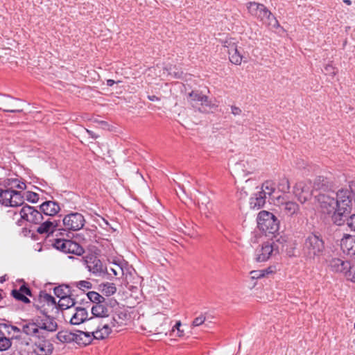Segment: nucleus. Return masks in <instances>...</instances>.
<instances>
[{
  "mask_svg": "<svg viewBox=\"0 0 355 355\" xmlns=\"http://www.w3.org/2000/svg\"><path fill=\"white\" fill-rule=\"evenodd\" d=\"M88 316V313L86 309L82 307H76V312L73 314L70 319L71 324L78 325L84 322Z\"/></svg>",
  "mask_w": 355,
  "mask_h": 355,
  "instance_id": "a878e982",
  "label": "nucleus"
},
{
  "mask_svg": "<svg viewBox=\"0 0 355 355\" xmlns=\"http://www.w3.org/2000/svg\"><path fill=\"white\" fill-rule=\"evenodd\" d=\"M75 342L79 345H87L91 343L94 338V335L92 331L89 330L87 331H77L75 332Z\"/></svg>",
  "mask_w": 355,
  "mask_h": 355,
  "instance_id": "b1692460",
  "label": "nucleus"
},
{
  "mask_svg": "<svg viewBox=\"0 0 355 355\" xmlns=\"http://www.w3.org/2000/svg\"><path fill=\"white\" fill-rule=\"evenodd\" d=\"M40 298L42 301L46 302L48 306H51L53 309H55L56 311H58L57 303L53 296L49 294L44 293V295H40Z\"/></svg>",
  "mask_w": 355,
  "mask_h": 355,
  "instance_id": "e433bc0d",
  "label": "nucleus"
},
{
  "mask_svg": "<svg viewBox=\"0 0 355 355\" xmlns=\"http://www.w3.org/2000/svg\"><path fill=\"white\" fill-rule=\"evenodd\" d=\"M148 98L150 101H159V98L155 96V95H152V96H148Z\"/></svg>",
  "mask_w": 355,
  "mask_h": 355,
  "instance_id": "6e6d98bb",
  "label": "nucleus"
},
{
  "mask_svg": "<svg viewBox=\"0 0 355 355\" xmlns=\"http://www.w3.org/2000/svg\"><path fill=\"white\" fill-rule=\"evenodd\" d=\"M347 224L352 230L355 231V214L352 215L348 219Z\"/></svg>",
  "mask_w": 355,
  "mask_h": 355,
  "instance_id": "8fccbe9b",
  "label": "nucleus"
},
{
  "mask_svg": "<svg viewBox=\"0 0 355 355\" xmlns=\"http://www.w3.org/2000/svg\"><path fill=\"white\" fill-rule=\"evenodd\" d=\"M275 190V184L271 181H266L262 184L261 191H259L260 194L267 196L270 198Z\"/></svg>",
  "mask_w": 355,
  "mask_h": 355,
  "instance_id": "2f4dec72",
  "label": "nucleus"
},
{
  "mask_svg": "<svg viewBox=\"0 0 355 355\" xmlns=\"http://www.w3.org/2000/svg\"><path fill=\"white\" fill-rule=\"evenodd\" d=\"M336 193L334 191L320 193L317 196L318 202L319 203L321 211L323 213L331 214L336 211Z\"/></svg>",
  "mask_w": 355,
  "mask_h": 355,
  "instance_id": "1a4fd4ad",
  "label": "nucleus"
},
{
  "mask_svg": "<svg viewBox=\"0 0 355 355\" xmlns=\"http://www.w3.org/2000/svg\"><path fill=\"white\" fill-rule=\"evenodd\" d=\"M312 183L309 180L298 182L294 187L293 193L302 204L308 201L313 194Z\"/></svg>",
  "mask_w": 355,
  "mask_h": 355,
  "instance_id": "9d476101",
  "label": "nucleus"
},
{
  "mask_svg": "<svg viewBox=\"0 0 355 355\" xmlns=\"http://www.w3.org/2000/svg\"><path fill=\"white\" fill-rule=\"evenodd\" d=\"M115 83V81L112 79H109L107 80V85L109 87H112Z\"/></svg>",
  "mask_w": 355,
  "mask_h": 355,
  "instance_id": "4d7b16f0",
  "label": "nucleus"
},
{
  "mask_svg": "<svg viewBox=\"0 0 355 355\" xmlns=\"http://www.w3.org/2000/svg\"><path fill=\"white\" fill-rule=\"evenodd\" d=\"M330 268L332 271L343 273L347 277L351 276V263L338 258H334L330 261Z\"/></svg>",
  "mask_w": 355,
  "mask_h": 355,
  "instance_id": "4468645a",
  "label": "nucleus"
},
{
  "mask_svg": "<svg viewBox=\"0 0 355 355\" xmlns=\"http://www.w3.org/2000/svg\"><path fill=\"white\" fill-rule=\"evenodd\" d=\"M272 268V267H269L267 269H265L264 270H266V272H265V275H268V274H270V273H272L273 272Z\"/></svg>",
  "mask_w": 355,
  "mask_h": 355,
  "instance_id": "bf43d9fd",
  "label": "nucleus"
},
{
  "mask_svg": "<svg viewBox=\"0 0 355 355\" xmlns=\"http://www.w3.org/2000/svg\"><path fill=\"white\" fill-rule=\"evenodd\" d=\"M53 246L64 253L73 254L78 256L82 255L85 252L81 245L69 239H56L53 243Z\"/></svg>",
  "mask_w": 355,
  "mask_h": 355,
  "instance_id": "39448f33",
  "label": "nucleus"
},
{
  "mask_svg": "<svg viewBox=\"0 0 355 355\" xmlns=\"http://www.w3.org/2000/svg\"><path fill=\"white\" fill-rule=\"evenodd\" d=\"M0 203L6 207H18L24 204V196L13 189H0Z\"/></svg>",
  "mask_w": 355,
  "mask_h": 355,
  "instance_id": "0eeeda50",
  "label": "nucleus"
},
{
  "mask_svg": "<svg viewBox=\"0 0 355 355\" xmlns=\"http://www.w3.org/2000/svg\"><path fill=\"white\" fill-rule=\"evenodd\" d=\"M87 132L88 133V135L93 139H96L98 138V135H96V134H94V132L91 131V130H87Z\"/></svg>",
  "mask_w": 355,
  "mask_h": 355,
  "instance_id": "5fc2aeb1",
  "label": "nucleus"
},
{
  "mask_svg": "<svg viewBox=\"0 0 355 355\" xmlns=\"http://www.w3.org/2000/svg\"><path fill=\"white\" fill-rule=\"evenodd\" d=\"M120 319L121 318L119 315H117V318L116 317H113L109 319V322H107V323L110 324L111 329L113 327L118 328L123 324V322L119 321Z\"/></svg>",
  "mask_w": 355,
  "mask_h": 355,
  "instance_id": "c03bdc74",
  "label": "nucleus"
},
{
  "mask_svg": "<svg viewBox=\"0 0 355 355\" xmlns=\"http://www.w3.org/2000/svg\"><path fill=\"white\" fill-rule=\"evenodd\" d=\"M76 285L79 289L83 291L90 289L92 286V283L86 280L79 281L76 283Z\"/></svg>",
  "mask_w": 355,
  "mask_h": 355,
  "instance_id": "37998d69",
  "label": "nucleus"
},
{
  "mask_svg": "<svg viewBox=\"0 0 355 355\" xmlns=\"http://www.w3.org/2000/svg\"><path fill=\"white\" fill-rule=\"evenodd\" d=\"M21 218L29 223L40 224L44 220L42 214L33 207L28 205H24L19 211Z\"/></svg>",
  "mask_w": 355,
  "mask_h": 355,
  "instance_id": "ddd939ff",
  "label": "nucleus"
},
{
  "mask_svg": "<svg viewBox=\"0 0 355 355\" xmlns=\"http://www.w3.org/2000/svg\"><path fill=\"white\" fill-rule=\"evenodd\" d=\"M7 101V99L5 98L0 99V110L2 109V107H4L6 108L3 109V112L12 113L23 112V108L21 106L11 105Z\"/></svg>",
  "mask_w": 355,
  "mask_h": 355,
  "instance_id": "c85d7f7f",
  "label": "nucleus"
},
{
  "mask_svg": "<svg viewBox=\"0 0 355 355\" xmlns=\"http://www.w3.org/2000/svg\"><path fill=\"white\" fill-rule=\"evenodd\" d=\"M100 291L106 296H111L116 292V287L114 283L105 282L99 285Z\"/></svg>",
  "mask_w": 355,
  "mask_h": 355,
  "instance_id": "c756f323",
  "label": "nucleus"
},
{
  "mask_svg": "<svg viewBox=\"0 0 355 355\" xmlns=\"http://www.w3.org/2000/svg\"><path fill=\"white\" fill-rule=\"evenodd\" d=\"M168 321V318L165 314L162 313L155 314L152 318L153 326L155 328V331L157 334L164 333L166 334L164 331L167 329Z\"/></svg>",
  "mask_w": 355,
  "mask_h": 355,
  "instance_id": "6ab92c4d",
  "label": "nucleus"
},
{
  "mask_svg": "<svg viewBox=\"0 0 355 355\" xmlns=\"http://www.w3.org/2000/svg\"><path fill=\"white\" fill-rule=\"evenodd\" d=\"M205 316L203 315H200V316L196 318L193 322H192V325L193 327H198L200 325H201L202 324L204 323V322L205 321Z\"/></svg>",
  "mask_w": 355,
  "mask_h": 355,
  "instance_id": "49530a36",
  "label": "nucleus"
},
{
  "mask_svg": "<svg viewBox=\"0 0 355 355\" xmlns=\"http://www.w3.org/2000/svg\"><path fill=\"white\" fill-rule=\"evenodd\" d=\"M178 187H179L180 189H182V192H183V193H185L183 186H182V185H181V184H178Z\"/></svg>",
  "mask_w": 355,
  "mask_h": 355,
  "instance_id": "e2e57ef3",
  "label": "nucleus"
},
{
  "mask_svg": "<svg viewBox=\"0 0 355 355\" xmlns=\"http://www.w3.org/2000/svg\"><path fill=\"white\" fill-rule=\"evenodd\" d=\"M1 293H2V290H0V301L3 299Z\"/></svg>",
  "mask_w": 355,
  "mask_h": 355,
  "instance_id": "0e129e2a",
  "label": "nucleus"
},
{
  "mask_svg": "<svg viewBox=\"0 0 355 355\" xmlns=\"http://www.w3.org/2000/svg\"><path fill=\"white\" fill-rule=\"evenodd\" d=\"M35 321L41 335H46V332H53L57 330L58 324L53 318L46 315L44 318H37Z\"/></svg>",
  "mask_w": 355,
  "mask_h": 355,
  "instance_id": "dca6fc26",
  "label": "nucleus"
},
{
  "mask_svg": "<svg viewBox=\"0 0 355 355\" xmlns=\"http://www.w3.org/2000/svg\"><path fill=\"white\" fill-rule=\"evenodd\" d=\"M230 61L234 64H241L243 56L241 55L238 47L234 51L228 53Z\"/></svg>",
  "mask_w": 355,
  "mask_h": 355,
  "instance_id": "c9c22d12",
  "label": "nucleus"
},
{
  "mask_svg": "<svg viewBox=\"0 0 355 355\" xmlns=\"http://www.w3.org/2000/svg\"><path fill=\"white\" fill-rule=\"evenodd\" d=\"M14 187L21 190H24L26 189V184L23 182H17V183L14 185Z\"/></svg>",
  "mask_w": 355,
  "mask_h": 355,
  "instance_id": "864d4df0",
  "label": "nucleus"
},
{
  "mask_svg": "<svg viewBox=\"0 0 355 355\" xmlns=\"http://www.w3.org/2000/svg\"><path fill=\"white\" fill-rule=\"evenodd\" d=\"M110 300L106 299L103 302H100L94 304L92 308V313L94 315L93 318H108L110 308L108 307V302Z\"/></svg>",
  "mask_w": 355,
  "mask_h": 355,
  "instance_id": "4be33fe9",
  "label": "nucleus"
},
{
  "mask_svg": "<svg viewBox=\"0 0 355 355\" xmlns=\"http://www.w3.org/2000/svg\"><path fill=\"white\" fill-rule=\"evenodd\" d=\"M340 248L348 255H355V236L345 234L340 240Z\"/></svg>",
  "mask_w": 355,
  "mask_h": 355,
  "instance_id": "aec40b11",
  "label": "nucleus"
},
{
  "mask_svg": "<svg viewBox=\"0 0 355 355\" xmlns=\"http://www.w3.org/2000/svg\"><path fill=\"white\" fill-rule=\"evenodd\" d=\"M279 243L273 240H269L263 243L255 250V259L257 261L263 262L270 257L279 254Z\"/></svg>",
  "mask_w": 355,
  "mask_h": 355,
  "instance_id": "20e7f679",
  "label": "nucleus"
},
{
  "mask_svg": "<svg viewBox=\"0 0 355 355\" xmlns=\"http://www.w3.org/2000/svg\"><path fill=\"white\" fill-rule=\"evenodd\" d=\"M11 329L14 332H20L21 330L12 325H8L7 324H0V352L6 351L12 345V341L10 338H6L3 333V330H6L7 332L10 334L11 332L10 331Z\"/></svg>",
  "mask_w": 355,
  "mask_h": 355,
  "instance_id": "2eb2a0df",
  "label": "nucleus"
},
{
  "mask_svg": "<svg viewBox=\"0 0 355 355\" xmlns=\"http://www.w3.org/2000/svg\"><path fill=\"white\" fill-rule=\"evenodd\" d=\"M336 211L340 214H350L352 209V198L349 190L340 189L336 193Z\"/></svg>",
  "mask_w": 355,
  "mask_h": 355,
  "instance_id": "6e6552de",
  "label": "nucleus"
},
{
  "mask_svg": "<svg viewBox=\"0 0 355 355\" xmlns=\"http://www.w3.org/2000/svg\"><path fill=\"white\" fill-rule=\"evenodd\" d=\"M62 223L64 227V231H78L83 227L85 220L81 214L74 212L66 215L62 220Z\"/></svg>",
  "mask_w": 355,
  "mask_h": 355,
  "instance_id": "9b49d317",
  "label": "nucleus"
},
{
  "mask_svg": "<svg viewBox=\"0 0 355 355\" xmlns=\"http://www.w3.org/2000/svg\"><path fill=\"white\" fill-rule=\"evenodd\" d=\"M40 208L47 216H53L60 210L59 205L54 201H46L40 206Z\"/></svg>",
  "mask_w": 355,
  "mask_h": 355,
  "instance_id": "5701e85b",
  "label": "nucleus"
},
{
  "mask_svg": "<svg viewBox=\"0 0 355 355\" xmlns=\"http://www.w3.org/2000/svg\"><path fill=\"white\" fill-rule=\"evenodd\" d=\"M266 270H253L250 272L252 275V278H261L262 277H265V272Z\"/></svg>",
  "mask_w": 355,
  "mask_h": 355,
  "instance_id": "de8ad7c7",
  "label": "nucleus"
},
{
  "mask_svg": "<svg viewBox=\"0 0 355 355\" xmlns=\"http://www.w3.org/2000/svg\"><path fill=\"white\" fill-rule=\"evenodd\" d=\"M242 112H243V111L240 107H239L236 105L231 106V113L234 116H239L242 114Z\"/></svg>",
  "mask_w": 355,
  "mask_h": 355,
  "instance_id": "3c124183",
  "label": "nucleus"
},
{
  "mask_svg": "<svg viewBox=\"0 0 355 355\" xmlns=\"http://www.w3.org/2000/svg\"><path fill=\"white\" fill-rule=\"evenodd\" d=\"M89 327H94V324H90L89 323V319H88L87 320V329L89 331Z\"/></svg>",
  "mask_w": 355,
  "mask_h": 355,
  "instance_id": "680f3d73",
  "label": "nucleus"
},
{
  "mask_svg": "<svg viewBox=\"0 0 355 355\" xmlns=\"http://www.w3.org/2000/svg\"><path fill=\"white\" fill-rule=\"evenodd\" d=\"M40 226L37 228L36 231L40 234H53L57 231H60L61 229L58 228L59 224L57 220H51L50 218L40 223Z\"/></svg>",
  "mask_w": 355,
  "mask_h": 355,
  "instance_id": "a211bd4d",
  "label": "nucleus"
},
{
  "mask_svg": "<svg viewBox=\"0 0 355 355\" xmlns=\"http://www.w3.org/2000/svg\"><path fill=\"white\" fill-rule=\"evenodd\" d=\"M181 326V322L180 321H178L176 322V324H175V326L173 327V330L174 331V328L177 329L178 331H180V327Z\"/></svg>",
  "mask_w": 355,
  "mask_h": 355,
  "instance_id": "13d9d810",
  "label": "nucleus"
},
{
  "mask_svg": "<svg viewBox=\"0 0 355 355\" xmlns=\"http://www.w3.org/2000/svg\"><path fill=\"white\" fill-rule=\"evenodd\" d=\"M57 338L62 343L75 342V339L76 338L75 332L68 331H60L57 334Z\"/></svg>",
  "mask_w": 355,
  "mask_h": 355,
  "instance_id": "7c9ffc66",
  "label": "nucleus"
},
{
  "mask_svg": "<svg viewBox=\"0 0 355 355\" xmlns=\"http://www.w3.org/2000/svg\"><path fill=\"white\" fill-rule=\"evenodd\" d=\"M326 246L320 234H309L305 237L302 244V252L306 261L315 262L324 255Z\"/></svg>",
  "mask_w": 355,
  "mask_h": 355,
  "instance_id": "f257e3e1",
  "label": "nucleus"
},
{
  "mask_svg": "<svg viewBox=\"0 0 355 355\" xmlns=\"http://www.w3.org/2000/svg\"><path fill=\"white\" fill-rule=\"evenodd\" d=\"M88 298L91 302L94 303L95 304L103 302L105 300H106L104 297L95 291H89L87 294Z\"/></svg>",
  "mask_w": 355,
  "mask_h": 355,
  "instance_id": "58836bf2",
  "label": "nucleus"
},
{
  "mask_svg": "<svg viewBox=\"0 0 355 355\" xmlns=\"http://www.w3.org/2000/svg\"><path fill=\"white\" fill-rule=\"evenodd\" d=\"M247 9L251 15L257 17L267 26L273 28L279 26L278 21L263 4L254 1L249 2L247 3Z\"/></svg>",
  "mask_w": 355,
  "mask_h": 355,
  "instance_id": "f03ea898",
  "label": "nucleus"
},
{
  "mask_svg": "<svg viewBox=\"0 0 355 355\" xmlns=\"http://www.w3.org/2000/svg\"><path fill=\"white\" fill-rule=\"evenodd\" d=\"M334 215L332 217L333 221L337 225H341L344 223V217L347 216L349 214H340L339 211L333 212Z\"/></svg>",
  "mask_w": 355,
  "mask_h": 355,
  "instance_id": "79ce46f5",
  "label": "nucleus"
},
{
  "mask_svg": "<svg viewBox=\"0 0 355 355\" xmlns=\"http://www.w3.org/2000/svg\"><path fill=\"white\" fill-rule=\"evenodd\" d=\"M103 318H90V324L94 327H89V330L92 331L94 338L101 340L107 338L111 333V326L109 323L103 321Z\"/></svg>",
  "mask_w": 355,
  "mask_h": 355,
  "instance_id": "423d86ee",
  "label": "nucleus"
},
{
  "mask_svg": "<svg viewBox=\"0 0 355 355\" xmlns=\"http://www.w3.org/2000/svg\"><path fill=\"white\" fill-rule=\"evenodd\" d=\"M19 290L24 295H28V296L32 295L30 288L28 287H27L25 284L21 285Z\"/></svg>",
  "mask_w": 355,
  "mask_h": 355,
  "instance_id": "603ef678",
  "label": "nucleus"
},
{
  "mask_svg": "<svg viewBox=\"0 0 355 355\" xmlns=\"http://www.w3.org/2000/svg\"><path fill=\"white\" fill-rule=\"evenodd\" d=\"M278 189L284 193H287L290 190V182L288 178H282L279 180Z\"/></svg>",
  "mask_w": 355,
  "mask_h": 355,
  "instance_id": "ea45409f",
  "label": "nucleus"
},
{
  "mask_svg": "<svg viewBox=\"0 0 355 355\" xmlns=\"http://www.w3.org/2000/svg\"><path fill=\"white\" fill-rule=\"evenodd\" d=\"M75 304V300L70 295L64 297L62 300H60L58 302V308L60 309H67Z\"/></svg>",
  "mask_w": 355,
  "mask_h": 355,
  "instance_id": "473e14b6",
  "label": "nucleus"
},
{
  "mask_svg": "<svg viewBox=\"0 0 355 355\" xmlns=\"http://www.w3.org/2000/svg\"><path fill=\"white\" fill-rule=\"evenodd\" d=\"M352 279L354 282H355V275H354Z\"/></svg>",
  "mask_w": 355,
  "mask_h": 355,
  "instance_id": "338daca9",
  "label": "nucleus"
},
{
  "mask_svg": "<svg viewBox=\"0 0 355 355\" xmlns=\"http://www.w3.org/2000/svg\"><path fill=\"white\" fill-rule=\"evenodd\" d=\"M265 196L260 194L259 192L256 193L254 197H251L250 200V206L251 209H259L261 208L265 205Z\"/></svg>",
  "mask_w": 355,
  "mask_h": 355,
  "instance_id": "cd10ccee",
  "label": "nucleus"
},
{
  "mask_svg": "<svg viewBox=\"0 0 355 355\" xmlns=\"http://www.w3.org/2000/svg\"><path fill=\"white\" fill-rule=\"evenodd\" d=\"M343 2L345 3H346L347 5H349V6H350L352 4V1L351 0H343Z\"/></svg>",
  "mask_w": 355,
  "mask_h": 355,
  "instance_id": "052dcab7",
  "label": "nucleus"
},
{
  "mask_svg": "<svg viewBox=\"0 0 355 355\" xmlns=\"http://www.w3.org/2000/svg\"><path fill=\"white\" fill-rule=\"evenodd\" d=\"M237 43V41L234 38L226 39L223 42V47L226 49V51L229 53L231 51H234L238 47Z\"/></svg>",
  "mask_w": 355,
  "mask_h": 355,
  "instance_id": "4c0bfd02",
  "label": "nucleus"
},
{
  "mask_svg": "<svg viewBox=\"0 0 355 355\" xmlns=\"http://www.w3.org/2000/svg\"><path fill=\"white\" fill-rule=\"evenodd\" d=\"M327 181L326 178L322 176H319L315 180L312 187L315 190H322L324 191L327 189Z\"/></svg>",
  "mask_w": 355,
  "mask_h": 355,
  "instance_id": "72a5a7b5",
  "label": "nucleus"
},
{
  "mask_svg": "<svg viewBox=\"0 0 355 355\" xmlns=\"http://www.w3.org/2000/svg\"><path fill=\"white\" fill-rule=\"evenodd\" d=\"M12 296L19 301H21L25 304L30 303V300L24 295L19 290L14 289L11 292Z\"/></svg>",
  "mask_w": 355,
  "mask_h": 355,
  "instance_id": "a19ab883",
  "label": "nucleus"
},
{
  "mask_svg": "<svg viewBox=\"0 0 355 355\" xmlns=\"http://www.w3.org/2000/svg\"><path fill=\"white\" fill-rule=\"evenodd\" d=\"M324 71L327 74L334 76L336 73V69L331 64H327L324 67Z\"/></svg>",
  "mask_w": 355,
  "mask_h": 355,
  "instance_id": "09e8293b",
  "label": "nucleus"
},
{
  "mask_svg": "<svg viewBox=\"0 0 355 355\" xmlns=\"http://www.w3.org/2000/svg\"><path fill=\"white\" fill-rule=\"evenodd\" d=\"M83 259L85 264L89 272L95 275L103 272V265L98 257L90 255L84 257Z\"/></svg>",
  "mask_w": 355,
  "mask_h": 355,
  "instance_id": "f3484780",
  "label": "nucleus"
},
{
  "mask_svg": "<svg viewBox=\"0 0 355 355\" xmlns=\"http://www.w3.org/2000/svg\"><path fill=\"white\" fill-rule=\"evenodd\" d=\"M25 197L28 201L33 203L37 202L39 200L38 194L32 191H27Z\"/></svg>",
  "mask_w": 355,
  "mask_h": 355,
  "instance_id": "a18cd8bd",
  "label": "nucleus"
},
{
  "mask_svg": "<svg viewBox=\"0 0 355 355\" xmlns=\"http://www.w3.org/2000/svg\"><path fill=\"white\" fill-rule=\"evenodd\" d=\"M36 321L34 322H29L25 324L22 327V332L25 334L32 336L33 340H35L36 337H40L41 333L40 331Z\"/></svg>",
  "mask_w": 355,
  "mask_h": 355,
  "instance_id": "bb28decb",
  "label": "nucleus"
},
{
  "mask_svg": "<svg viewBox=\"0 0 355 355\" xmlns=\"http://www.w3.org/2000/svg\"><path fill=\"white\" fill-rule=\"evenodd\" d=\"M282 198L279 196L277 198L278 202L281 203L282 211L288 216L292 217L297 216L300 212L299 205L294 201H281Z\"/></svg>",
  "mask_w": 355,
  "mask_h": 355,
  "instance_id": "412c9836",
  "label": "nucleus"
},
{
  "mask_svg": "<svg viewBox=\"0 0 355 355\" xmlns=\"http://www.w3.org/2000/svg\"><path fill=\"white\" fill-rule=\"evenodd\" d=\"M112 271H113V272H114V274L115 275H117V272H116V271L115 270L112 269Z\"/></svg>",
  "mask_w": 355,
  "mask_h": 355,
  "instance_id": "69168bd1",
  "label": "nucleus"
},
{
  "mask_svg": "<svg viewBox=\"0 0 355 355\" xmlns=\"http://www.w3.org/2000/svg\"><path fill=\"white\" fill-rule=\"evenodd\" d=\"M257 225L259 230L266 234H272L279 230V220L273 214L267 211H261L258 214Z\"/></svg>",
  "mask_w": 355,
  "mask_h": 355,
  "instance_id": "7ed1b4c3",
  "label": "nucleus"
},
{
  "mask_svg": "<svg viewBox=\"0 0 355 355\" xmlns=\"http://www.w3.org/2000/svg\"><path fill=\"white\" fill-rule=\"evenodd\" d=\"M191 103L194 105V103H199L201 105L211 106L210 102L208 101V97L202 94L198 91H192L189 94Z\"/></svg>",
  "mask_w": 355,
  "mask_h": 355,
  "instance_id": "393cba45",
  "label": "nucleus"
},
{
  "mask_svg": "<svg viewBox=\"0 0 355 355\" xmlns=\"http://www.w3.org/2000/svg\"><path fill=\"white\" fill-rule=\"evenodd\" d=\"M46 335H41L33 340V352L36 355H51L53 351V345L51 341L46 339Z\"/></svg>",
  "mask_w": 355,
  "mask_h": 355,
  "instance_id": "f8f14e48",
  "label": "nucleus"
},
{
  "mask_svg": "<svg viewBox=\"0 0 355 355\" xmlns=\"http://www.w3.org/2000/svg\"><path fill=\"white\" fill-rule=\"evenodd\" d=\"M69 293L70 289L67 286L62 285L54 288V293L58 297L60 298V300L70 295Z\"/></svg>",
  "mask_w": 355,
  "mask_h": 355,
  "instance_id": "f704fd0d",
  "label": "nucleus"
}]
</instances>
